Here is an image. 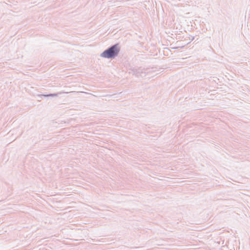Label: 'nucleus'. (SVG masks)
<instances>
[{"mask_svg":"<svg viewBox=\"0 0 250 250\" xmlns=\"http://www.w3.org/2000/svg\"><path fill=\"white\" fill-rule=\"evenodd\" d=\"M119 52V48L117 45H115L109 48L108 49L104 51L102 54V56L106 58H114L118 55Z\"/></svg>","mask_w":250,"mask_h":250,"instance_id":"1","label":"nucleus"}]
</instances>
